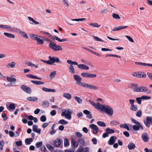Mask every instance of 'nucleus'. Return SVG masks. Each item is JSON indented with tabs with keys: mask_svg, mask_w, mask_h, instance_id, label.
Segmentation results:
<instances>
[{
	"mask_svg": "<svg viewBox=\"0 0 152 152\" xmlns=\"http://www.w3.org/2000/svg\"><path fill=\"white\" fill-rule=\"evenodd\" d=\"M99 110L105 112L109 115H112L113 114V110L112 108L109 106L105 104H101Z\"/></svg>",
	"mask_w": 152,
	"mask_h": 152,
	"instance_id": "nucleus-1",
	"label": "nucleus"
},
{
	"mask_svg": "<svg viewBox=\"0 0 152 152\" xmlns=\"http://www.w3.org/2000/svg\"><path fill=\"white\" fill-rule=\"evenodd\" d=\"M29 36L32 39L37 41V44L39 45L43 44L45 40V38L34 34H30Z\"/></svg>",
	"mask_w": 152,
	"mask_h": 152,
	"instance_id": "nucleus-2",
	"label": "nucleus"
},
{
	"mask_svg": "<svg viewBox=\"0 0 152 152\" xmlns=\"http://www.w3.org/2000/svg\"><path fill=\"white\" fill-rule=\"evenodd\" d=\"M132 76L136 77L145 78L146 77V74L143 72H136L132 74Z\"/></svg>",
	"mask_w": 152,
	"mask_h": 152,
	"instance_id": "nucleus-3",
	"label": "nucleus"
},
{
	"mask_svg": "<svg viewBox=\"0 0 152 152\" xmlns=\"http://www.w3.org/2000/svg\"><path fill=\"white\" fill-rule=\"evenodd\" d=\"M49 64L53 65L55 62L58 63H61V62L59 60V58L57 57H51L50 56H49Z\"/></svg>",
	"mask_w": 152,
	"mask_h": 152,
	"instance_id": "nucleus-4",
	"label": "nucleus"
},
{
	"mask_svg": "<svg viewBox=\"0 0 152 152\" xmlns=\"http://www.w3.org/2000/svg\"><path fill=\"white\" fill-rule=\"evenodd\" d=\"M74 80L76 82V84L80 86H83V84L84 83H82L81 82L82 79L81 77L79 75H74Z\"/></svg>",
	"mask_w": 152,
	"mask_h": 152,
	"instance_id": "nucleus-5",
	"label": "nucleus"
},
{
	"mask_svg": "<svg viewBox=\"0 0 152 152\" xmlns=\"http://www.w3.org/2000/svg\"><path fill=\"white\" fill-rule=\"evenodd\" d=\"M13 31H14L15 32L19 33L22 36L25 37L26 39H28V37L27 35L24 31H21L17 28H14V29Z\"/></svg>",
	"mask_w": 152,
	"mask_h": 152,
	"instance_id": "nucleus-6",
	"label": "nucleus"
},
{
	"mask_svg": "<svg viewBox=\"0 0 152 152\" xmlns=\"http://www.w3.org/2000/svg\"><path fill=\"white\" fill-rule=\"evenodd\" d=\"M152 121V118L151 117L147 116L146 117V120L144 121L145 125L147 127H150V124Z\"/></svg>",
	"mask_w": 152,
	"mask_h": 152,
	"instance_id": "nucleus-7",
	"label": "nucleus"
},
{
	"mask_svg": "<svg viewBox=\"0 0 152 152\" xmlns=\"http://www.w3.org/2000/svg\"><path fill=\"white\" fill-rule=\"evenodd\" d=\"M21 88L23 91L28 94H30L31 93V88L25 85H22L21 86Z\"/></svg>",
	"mask_w": 152,
	"mask_h": 152,
	"instance_id": "nucleus-8",
	"label": "nucleus"
},
{
	"mask_svg": "<svg viewBox=\"0 0 152 152\" xmlns=\"http://www.w3.org/2000/svg\"><path fill=\"white\" fill-rule=\"evenodd\" d=\"M131 88L133 89L134 91L137 92H140V87H137L138 85L137 84L132 83L130 84Z\"/></svg>",
	"mask_w": 152,
	"mask_h": 152,
	"instance_id": "nucleus-9",
	"label": "nucleus"
},
{
	"mask_svg": "<svg viewBox=\"0 0 152 152\" xmlns=\"http://www.w3.org/2000/svg\"><path fill=\"white\" fill-rule=\"evenodd\" d=\"M142 139L145 142H148L149 139V137L147 133H143L141 136Z\"/></svg>",
	"mask_w": 152,
	"mask_h": 152,
	"instance_id": "nucleus-10",
	"label": "nucleus"
},
{
	"mask_svg": "<svg viewBox=\"0 0 152 152\" xmlns=\"http://www.w3.org/2000/svg\"><path fill=\"white\" fill-rule=\"evenodd\" d=\"M88 101L91 104H92L97 110H99L101 104L98 102L96 103L91 100H89Z\"/></svg>",
	"mask_w": 152,
	"mask_h": 152,
	"instance_id": "nucleus-11",
	"label": "nucleus"
},
{
	"mask_svg": "<svg viewBox=\"0 0 152 152\" xmlns=\"http://www.w3.org/2000/svg\"><path fill=\"white\" fill-rule=\"evenodd\" d=\"M117 137L115 136H112L110 137V140L108 142V143L109 145H112L115 142V140H116Z\"/></svg>",
	"mask_w": 152,
	"mask_h": 152,
	"instance_id": "nucleus-12",
	"label": "nucleus"
},
{
	"mask_svg": "<svg viewBox=\"0 0 152 152\" xmlns=\"http://www.w3.org/2000/svg\"><path fill=\"white\" fill-rule=\"evenodd\" d=\"M140 92H146L147 93L150 94L152 92L151 90H148L147 88L145 86L140 87Z\"/></svg>",
	"mask_w": 152,
	"mask_h": 152,
	"instance_id": "nucleus-13",
	"label": "nucleus"
},
{
	"mask_svg": "<svg viewBox=\"0 0 152 152\" xmlns=\"http://www.w3.org/2000/svg\"><path fill=\"white\" fill-rule=\"evenodd\" d=\"M4 29H7L10 31H13L14 29V28L11 27V26L9 25H0V28Z\"/></svg>",
	"mask_w": 152,
	"mask_h": 152,
	"instance_id": "nucleus-14",
	"label": "nucleus"
},
{
	"mask_svg": "<svg viewBox=\"0 0 152 152\" xmlns=\"http://www.w3.org/2000/svg\"><path fill=\"white\" fill-rule=\"evenodd\" d=\"M33 131L34 132L40 134L41 133V129H38V126L37 125H34L33 126Z\"/></svg>",
	"mask_w": 152,
	"mask_h": 152,
	"instance_id": "nucleus-15",
	"label": "nucleus"
},
{
	"mask_svg": "<svg viewBox=\"0 0 152 152\" xmlns=\"http://www.w3.org/2000/svg\"><path fill=\"white\" fill-rule=\"evenodd\" d=\"M61 142L60 140L57 139L54 142V145L55 147H58L61 145Z\"/></svg>",
	"mask_w": 152,
	"mask_h": 152,
	"instance_id": "nucleus-16",
	"label": "nucleus"
},
{
	"mask_svg": "<svg viewBox=\"0 0 152 152\" xmlns=\"http://www.w3.org/2000/svg\"><path fill=\"white\" fill-rule=\"evenodd\" d=\"M83 112L85 114L88 115V116H87V117L89 119H91L92 118V115L90 111H88L87 110H85L83 111Z\"/></svg>",
	"mask_w": 152,
	"mask_h": 152,
	"instance_id": "nucleus-17",
	"label": "nucleus"
},
{
	"mask_svg": "<svg viewBox=\"0 0 152 152\" xmlns=\"http://www.w3.org/2000/svg\"><path fill=\"white\" fill-rule=\"evenodd\" d=\"M135 64L137 66H152V64H146L145 63H142L139 62H135Z\"/></svg>",
	"mask_w": 152,
	"mask_h": 152,
	"instance_id": "nucleus-18",
	"label": "nucleus"
},
{
	"mask_svg": "<svg viewBox=\"0 0 152 152\" xmlns=\"http://www.w3.org/2000/svg\"><path fill=\"white\" fill-rule=\"evenodd\" d=\"M42 90L46 92H56V90L54 89H52L50 88H48L45 87H43L42 88Z\"/></svg>",
	"mask_w": 152,
	"mask_h": 152,
	"instance_id": "nucleus-19",
	"label": "nucleus"
},
{
	"mask_svg": "<svg viewBox=\"0 0 152 152\" xmlns=\"http://www.w3.org/2000/svg\"><path fill=\"white\" fill-rule=\"evenodd\" d=\"M72 113V111L69 109V112H66V114L65 117L69 120H70L71 118V114Z\"/></svg>",
	"mask_w": 152,
	"mask_h": 152,
	"instance_id": "nucleus-20",
	"label": "nucleus"
},
{
	"mask_svg": "<svg viewBox=\"0 0 152 152\" xmlns=\"http://www.w3.org/2000/svg\"><path fill=\"white\" fill-rule=\"evenodd\" d=\"M135 145L133 142H130L128 145V148L129 150L134 149L135 148Z\"/></svg>",
	"mask_w": 152,
	"mask_h": 152,
	"instance_id": "nucleus-21",
	"label": "nucleus"
},
{
	"mask_svg": "<svg viewBox=\"0 0 152 152\" xmlns=\"http://www.w3.org/2000/svg\"><path fill=\"white\" fill-rule=\"evenodd\" d=\"M4 34L7 37L10 38L14 39L15 38L14 35L11 33L4 32Z\"/></svg>",
	"mask_w": 152,
	"mask_h": 152,
	"instance_id": "nucleus-22",
	"label": "nucleus"
},
{
	"mask_svg": "<svg viewBox=\"0 0 152 152\" xmlns=\"http://www.w3.org/2000/svg\"><path fill=\"white\" fill-rule=\"evenodd\" d=\"M27 99L30 101L35 102L38 100V98L35 96H30L27 97Z\"/></svg>",
	"mask_w": 152,
	"mask_h": 152,
	"instance_id": "nucleus-23",
	"label": "nucleus"
},
{
	"mask_svg": "<svg viewBox=\"0 0 152 152\" xmlns=\"http://www.w3.org/2000/svg\"><path fill=\"white\" fill-rule=\"evenodd\" d=\"M33 139L31 138H27L25 140V142L26 145H29L32 142Z\"/></svg>",
	"mask_w": 152,
	"mask_h": 152,
	"instance_id": "nucleus-24",
	"label": "nucleus"
},
{
	"mask_svg": "<svg viewBox=\"0 0 152 152\" xmlns=\"http://www.w3.org/2000/svg\"><path fill=\"white\" fill-rule=\"evenodd\" d=\"M67 62L69 64L71 65L70 66H72V65H78V63L76 61H72L71 60H68L67 61Z\"/></svg>",
	"mask_w": 152,
	"mask_h": 152,
	"instance_id": "nucleus-25",
	"label": "nucleus"
},
{
	"mask_svg": "<svg viewBox=\"0 0 152 152\" xmlns=\"http://www.w3.org/2000/svg\"><path fill=\"white\" fill-rule=\"evenodd\" d=\"M28 18L29 20L32 22V23H30L31 24H34L36 25L39 23L36 21L33 18L30 17H28Z\"/></svg>",
	"mask_w": 152,
	"mask_h": 152,
	"instance_id": "nucleus-26",
	"label": "nucleus"
},
{
	"mask_svg": "<svg viewBox=\"0 0 152 152\" xmlns=\"http://www.w3.org/2000/svg\"><path fill=\"white\" fill-rule=\"evenodd\" d=\"M31 81L32 83L36 85H41L44 84V82L39 81L31 80Z\"/></svg>",
	"mask_w": 152,
	"mask_h": 152,
	"instance_id": "nucleus-27",
	"label": "nucleus"
},
{
	"mask_svg": "<svg viewBox=\"0 0 152 152\" xmlns=\"http://www.w3.org/2000/svg\"><path fill=\"white\" fill-rule=\"evenodd\" d=\"M82 84L83 85V87L87 88L90 89H91L92 85L85 83H84V84Z\"/></svg>",
	"mask_w": 152,
	"mask_h": 152,
	"instance_id": "nucleus-28",
	"label": "nucleus"
},
{
	"mask_svg": "<svg viewBox=\"0 0 152 152\" xmlns=\"http://www.w3.org/2000/svg\"><path fill=\"white\" fill-rule=\"evenodd\" d=\"M56 43L53 41H50V43L49 45V47L50 48L53 50V49H54L55 46H56Z\"/></svg>",
	"mask_w": 152,
	"mask_h": 152,
	"instance_id": "nucleus-29",
	"label": "nucleus"
},
{
	"mask_svg": "<svg viewBox=\"0 0 152 152\" xmlns=\"http://www.w3.org/2000/svg\"><path fill=\"white\" fill-rule=\"evenodd\" d=\"M63 96L69 100L71 99L72 97L71 95L70 94L66 93H64Z\"/></svg>",
	"mask_w": 152,
	"mask_h": 152,
	"instance_id": "nucleus-30",
	"label": "nucleus"
},
{
	"mask_svg": "<svg viewBox=\"0 0 152 152\" xmlns=\"http://www.w3.org/2000/svg\"><path fill=\"white\" fill-rule=\"evenodd\" d=\"M74 98L78 103L81 104L82 103V99L79 97L75 96Z\"/></svg>",
	"mask_w": 152,
	"mask_h": 152,
	"instance_id": "nucleus-31",
	"label": "nucleus"
},
{
	"mask_svg": "<svg viewBox=\"0 0 152 152\" xmlns=\"http://www.w3.org/2000/svg\"><path fill=\"white\" fill-rule=\"evenodd\" d=\"M89 127L92 129L93 130H99V128L95 125L92 124L89 126Z\"/></svg>",
	"mask_w": 152,
	"mask_h": 152,
	"instance_id": "nucleus-32",
	"label": "nucleus"
},
{
	"mask_svg": "<svg viewBox=\"0 0 152 152\" xmlns=\"http://www.w3.org/2000/svg\"><path fill=\"white\" fill-rule=\"evenodd\" d=\"M53 50L55 51L60 50H62L61 46L60 45H57L56 44V46H55Z\"/></svg>",
	"mask_w": 152,
	"mask_h": 152,
	"instance_id": "nucleus-33",
	"label": "nucleus"
},
{
	"mask_svg": "<svg viewBox=\"0 0 152 152\" xmlns=\"http://www.w3.org/2000/svg\"><path fill=\"white\" fill-rule=\"evenodd\" d=\"M49 103L47 100H45L42 102V106L44 107H47L49 106Z\"/></svg>",
	"mask_w": 152,
	"mask_h": 152,
	"instance_id": "nucleus-34",
	"label": "nucleus"
},
{
	"mask_svg": "<svg viewBox=\"0 0 152 152\" xmlns=\"http://www.w3.org/2000/svg\"><path fill=\"white\" fill-rule=\"evenodd\" d=\"M58 123L62 125H65L68 124V122L64 119H61L58 121Z\"/></svg>",
	"mask_w": 152,
	"mask_h": 152,
	"instance_id": "nucleus-35",
	"label": "nucleus"
},
{
	"mask_svg": "<svg viewBox=\"0 0 152 152\" xmlns=\"http://www.w3.org/2000/svg\"><path fill=\"white\" fill-rule=\"evenodd\" d=\"M82 62L86 64L88 66H92V64L90 62L88 61H86L84 59H82L81 60Z\"/></svg>",
	"mask_w": 152,
	"mask_h": 152,
	"instance_id": "nucleus-36",
	"label": "nucleus"
},
{
	"mask_svg": "<svg viewBox=\"0 0 152 152\" xmlns=\"http://www.w3.org/2000/svg\"><path fill=\"white\" fill-rule=\"evenodd\" d=\"M7 80L10 82H15L16 81V80L15 78H11L9 77H7Z\"/></svg>",
	"mask_w": 152,
	"mask_h": 152,
	"instance_id": "nucleus-37",
	"label": "nucleus"
},
{
	"mask_svg": "<svg viewBox=\"0 0 152 152\" xmlns=\"http://www.w3.org/2000/svg\"><path fill=\"white\" fill-rule=\"evenodd\" d=\"M130 109L134 111H136L137 110V105L134 104L131 106Z\"/></svg>",
	"mask_w": 152,
	"mask_h": 152,
	"instance_id": "nucleus-38",
	"label": "nucleus"
},
{
	"mask_svg": "<svg viewBox=\"0 0 152 152\" xmlns=\"http://www.w3.org/2000/svg\"><path fill=\"white\" fill-rule=\"evenodd\" d=\"M56 73V71H53L52 72L50 75V79L53 78L55 76Z\"/></svg>",
	"mask_w": 152,
	"mask_h": 152,
	"instance_id": "nucleus-39",
	"label": "nucleus"
},
{
	"mask_svg": "<svg viewBox=\"0 0 152 152\" xmlns=\"http://www.w3.org/2000/svg\"><path fill=\"white\" fill-rule=\"evenodd\" d=\"M120 126L121 128L126 129L128 131L129 130V126L126 124H121L120 125Z\"/></svg>",
	"mask_w": 152,
	"mask_h": 152,
	"instance_id": "nucleus-40",
	"label": "nucleus"
},
{
	"mask_svg": "<svg viewBox=\"0 0 152 152\" xmlns=\"http://www.w3.org/2000/svg\"><path fill=\"white\" fill-rule=\"evenodd\" d=\"M97 124L98 125L101 127H104L106 126L105 123L104 122L101 121H97Z\"/></svg>",
	"mask_w": 152,
	"mask_h": 152,
	"instance_id": "nucleus-41",
	"label": "nucleus"
},
{
	"mask_svg": "<svg viewBox=\"0 0 152 152\" xmlns=\"http://www.w3.org/2000/svg\"><path fill=\"white\" fill-rule=\"evenodd\" d=\"M106 132L108 134H111L114 132V131L112 129H110L108 128H107L106 130Z\"/></svg>",
	"mask_w": 152,
	"mask_h": 152,
	"instance_id": "nucleus-42",
	"label": "nucleus"
},
{
	"mask_svg": "<svg viewBox=\"0 0 152 152\" xmlns=\"http://www.w3.org/2000/svg\"><path fill=\"white\" fill-rule=\"evenodd\" d=\"M54 37L55 38L56 40H58L59 42H62L67 41V40L66 39H61L58 37L54 36Z\"/></svg>",
	"mask_w": 152,
	"mask_h": 152,
	"instance_id": "nucleus-43",
	"label": "nucleus"
},
{
	"mask_svg": "<svg viewBox=\"0 0 152 152\" xmlns=\"http://www.w3.org/2000/svg\"><path fill=\"white\" fill-rule=\"evenodd\" d=\"M25 64H27V65L28 66H36V65L33 64L31 62H27V61H25Z\"/></svg>",
	"mask_w": 152,
	"mask_h": 152,
	"instance_id": "nucleus-44",
	"label": "nucleus"
},
{
	"mask_svg": "<svg viewBox=\"0 0 152 152\" xmlns=\"http://www.w3.org/2000/svg\"><path fill=\"white\" fill-rule=\"evenodd\" d=\"M69 145V142L68 139L65 138L64 140V145L65 146H67Z\"/></svg>",
	"mask_w": 152,
	"mask_h": 152,
	"instance_id": "nucleus-45",
	"label": "nucleus"
},
{
	"mask_svg": "<svg viewBox=\"0 0 152 152\" xmlns=\"http://www.w3.org/2000/svg\"><path fill=\"white\" fill-rule=\"evenodd\" d=\"M40 120L42 122H45L46 120V118L45 116L44 115H42L41 116L40 118Z\"/></svg>",
	"mask_w": 152,
	"mask_h": 152,
	"instance_id": "nucleus-46",
	"label": "nucleus"
},
{
	"mask_svg": "<svg viewBox=\"0 0 152 152\" xmlns=\"http://www.w3.org/2000/svg\"><path fill=\"white\" fill-rule=\"evenodd\" d=\"M119 124V123L116 121H113L110 122V124L111 126L116 125Z\"/></svg>",
	"mask_w": 152,
	"mask_h": 152,
	"instance_id": "nucleus-47",
	"label": "nucleus"
},
{
	"mask_svg": "<svg viewBox=\"0 0 152 152\" xmlns=\"http://www.w3.org/2000/svg\"><path fill=\"white\" fill-rule=\"evenodd\" d=\"M90 25L93 27H98L100 26V25H99L97 23H92L90 24Z\"/></svg>",
	"mask_w": 152,
	"mask_h": 152,
	"instance_id": "nucleus-48",
	"label": "nucleus"
},
{
	"mask_svg": "<svg viewBox=\"0 0 152 152\" xmlns=\"http://www.w3.org/2000/svg\"><path fill=\"white\" fill-rule=\"evenodd\" d=\"M113 17L116 19H119L120 18V17L119 16V15L118 14H115V13H113L112 14Z\"/></svg>",
	"mask_w": 152,
	"mask_h": 152,
	"instance_id": "nucleus-49",
	"label": "nucleus"
},
{
	"mask_svg": "<svg viewBox=\"0 0 152 152\" xmlns=\"http://www.w3.org/2000/svg\"><path fill=\"white\" fill-rule=\"evenodd\" d=\"M9 107L10 109L14 110L15 109V107L14 104L11 103L9 104Z\"/></svg>",
	"mask_w": 152,
	"mask_h": 152,
	"instance_id": "nucleus-50",
	"label": "nucleus"
},
{
	"mask_svg": "<svg viewBox=\"0 0 152 152\" xmlns=\"http://www.w3.org/2000/svg\"><path fill=\"white\" fill-rule=\"evenodd\" d=\"M133 129L135 130H139V125H134L132 126Z\"/></svg>",
	"mask_w": 152,
	"mask_h": 152,
	"instance_id": "nucleus-51",
	"label": "nucleus"
},
{
	"mask_svg": "<svg viewBox=\"0 0 152 152\" xmlns=\"http://www.w3.org/2000/svg\"><path fill=\"white\" fill-rule=\"evenodd\" d=\"M142 114V112L141 110H139L137 112L136 115L137 117H141Z\"/></svg>",
	"mask_w": 152,
	"mask_h": 152,
	"instance_id": "nucleus-52",
	"label": "nucleus"
},
{
	"mask_svg": "<svg viewBox=\"0 0 152 152\" xmlns=\"http://www.w3.org/2000/svg\"><path fill=\"white\" fill-rule=\"evenodd\" d=\"M141 97L142 99H144H144H146V100L149 99L151 98V97L150 96H146L145 95L142 96Z\"/></svg>",
	"mask_w": 152,
	"mask_h": 152,
	"instance_id": "nucleus-53",
	"label": "nucleus"
},
{
	"mask_svg": "<svg viewBox=\"0 0 152 152\" xmlns=\"http://www.w3.org/2000/svg\"><path fill=\"white\" fill-rule=\"evenodd\" d=\"M69 109H66L65 110L64 112H62V113H61V115L63 116H65L66 112H69Z\"/></svg>",
	"mask_w": 152,
	"mask_h": 152,
	"instance_id": "nucleus-54",
	"label": "nucleus"
},
{
	"mask_svg": "<svg viewBox=\"0 0 152 152\" xmlns=\"http://www.w3.org/2000/svg\"><path fill=\"white\" fill-rule=\"evenodd\" d=\"M93 37L95 39V40L96 41H100L102 42H104V41L103 40H102L101 39L99 38V37H97L95 36L94 35L93 36Z\"/></svg>",
	"mask_w": 152,
	"mask_h": 152,
	"instance_id": "nucleus-55",
	"label": "nucleus"
},
{
	"mask_svg": "<svg viewBox=\"0 0 152 152\" xmlns=\"http://www.w3.org/2000/svg\"><path fill=\"white\" fill-rule=\"evenodd\" d=\"M142 98L141 97H138L136 98V100L139 104H141Z\"/></svg>",
	"mask_w": 152,
	"mask_h": 152,
	"instance_id": "nucleus-56",
	"label": "nucleus"
},
{
	"mask_svg": "<svg viewBox=\"0 0 152 152\" xmlns=\"http://www.w3.org/2000/svg\"><path fill=\"white\" fill-rule=\"evenodd\" d=\"M131 120L133 123L138 125L140 123L138 121L135 120L133 118H131Z\"/></svg>",
	"mask_w": 152,
	"mask_h": 152,
	"instance_id": "nucleus-57",
	"label": "nucleus"
},
{
	"mask_svg": "<svg viewBox=\"0 0 152 152\" xmlns=\"http://www.w3.org/2000/svg\"><path fill=\"white\" fill-rule=\"evenodd\" d=\"M82 76L85 77H88L89 73L86 72L83 73L81 74Z\"/></svg>",
	"mask_w": 152,
	"mask_h": 152,
	"instance_id": "nucleus-58",
	"label": "nucleus"
},
{
	"mask_svg": "<svg viewBox=\"0 0 152 152\" xmlns=\"http://www.w3.org/2000/svg\"><path fill=\"white\" fill-rule=\"evenodd\" d=\"M78 142L82 145H83L84 144V140L82 138L79 139Z\"/></svg>",
	"mask_w": 152,
	"mask_h": 152,
	"instance_id": "nucleus-59",
	"label": "nucleus"
},
{
	"mask_svg": "<svg viewBox=\"0 0 152 152\" xmlns=\"http://www.w3.org/2000/svg\"><path fill=\"white\" fill-rule=\"evenodd\" d=\"M46 146L47 148L50 150L52 151L54 149V147L48 144H47Z\"/></svg>",
	"mask_w": 152,
	"mask_h": 152,
	"instance_id": "nucleus-60",
	"label": "nucleus"
},
{
	"mask_svg": "<svg viewBox=\"0 0 152 152\" xmlns=\"http://www.w3.org/2000/svg\"><path fill=\"white\" fill-rule=\"evenodd\" d=\"M86 19V18H82L81 19H72L71 20L73 21H83Z\"/></svg>",
	"mask_w": 152,
	"mask_h": 152,
	"instance_id": "nucleus-61",
	"label": "nucleus"
},
{
	"mask_svg": "<svg viewBox=\"0 0 152 152\" xmlns=\"http://www.w3.org/2000/svg\"><path fill=\"white\" fill-rule=\"evenodd\" d=\"M42 145V142H38L37 143L35 144V145L36 146V147L37 148H39Z\"/></svg>",
	"mask_w": 152,
	"mask_h": 152,
	"instance_id": "nucleus-62",
	"label": "nucleus"
},
{
	"mask_svg": "<svg viewBox=\"0 0 152 152\" xmlns=\"http://www.w3.org/2000/svg\"><path fill=\"white\" fill-rule=\"evenodd\" d=\"M84 151V149L83 148L82 146L78 148L77 152H83Z\"/></svg>",
	"mask_w": 152,
	"mask_h": 152,
	"instance_id": "nucleus-63",
	"label": "nucleus"
},
{
	"mask_svg": "<svg viewBox=\"0 0 152 152\" xmlns=\"http://www.w3.org/2000/svg\"><path fill=\"white\" fill-rule=\"evenodd\" d=\"M129 40L132 42H134V41L133 39L130 36L126 35L125 36Z\"/></svg>",
	"mask_w": 152,
	"mask_h": 152,
	"instance_id": "nucleus-64",
	"label": "nucleus"
}]
</instances>
